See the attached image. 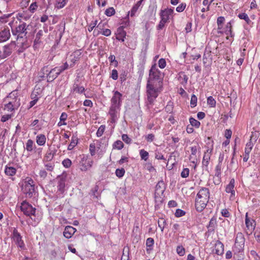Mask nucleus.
Wrapping results in <instances>:
<instances>
[{"label": "nucleus", "mask_w": 260, "mask_h": 260, "mask_svg": "<svg viewBox=\"0 0 260 260\" xmlns=\"http://www.w3.org/2000/svg\"><path fill=\"white\" fill-rule=\"evenodd\" d=\"M163 78L164 75L157 68L156 63L152 64L149 71L146 86V104L148 109L154 105L156 99L163 90Z\"/></svg>", "instance_id": "f257e3e1"}, {"label": "nucleus", "mask_w": 260, "mask_h": 260, "mask_svg": "<svg viewBox=\"0 0 260 260\" xmlns=\"http://www.w3.org/2000/svg\"><path fill=\"white\" fill-rule=\"evenodd\" d=\"M13 21L9 23V25L11 27V31L13 36L16 37L17 42H20L21 40H28L26 36L27 34V28L28 25L25 22H22L15 27H12L11 24Z\"/></svg>", "instance_id": "f03ea898"}, {"label": "nucleus", "mask_w": 260, "mask_h": 260, "mask_svg": "<svg viewBox=\"0 0 260 260\" xmlns=\"http://www.w3.org/2000/svg\"><path fill=\"white\" fill-rule=\"evenodd\" d=\"M20 210L25 215L29 217H31L32 215L35 216L36 211V208L33 207L26 201H23L21 203Z\"/></svg>", "instance_id": "7ed1b4c3"}, {"label": "nucleus", "mask_w": 260, "mask_h": 260, "mask_svg": "<svg viewBox=\"0 0 260 260\" xmlns=\"http://www.w3.org/2000/svg\"><path fill=\"white\" fill-rule=\"evenodd\" d=\"M13 238L15 244L22 250L25 249V245L22 239V236L18 232L16 228H14L13 231Z\"/></svg>", "instance_id": "20e7f679"}, {"label": "nucleus", "mask_w": 260, "mask_h": 260, "mask_svg": "<svg viewBox=\"0 0 260 260\" xmlns=\"http://www.w3.org/2000/svg\"><path fill=\"white\" fill-rule=\"evenodd\" d=\"M67 175L62 174L57 177V192L58 194H62L65 191Z\"/></svg>", "instance_id": "39448f33"}, {"label": "nucleus", "mask_w": 260, "mask_h": 260, "mask_svg": "<svg viewBox=\"0 0 260 260\" xmlns=\"http://www.w3.org/2000/svg\"><path fill=\"white\" fill-rule=\"evenodd\" d=\"M209 198L207 196L204 197L203 199H196L195 207L196 210L199 212H201L204 210L207 206Z\"/></svg>", "instance_id": "423d86ee"}, {"label": "nucleus", "mask_w": 260, "mask_h": 260, "mask_svg": "<svg viewBox=\"0 0 260 260\" xmlns=\"http://www.w3.org/2000/svg\"><path fill=\"white\" fill-rule=\"evenodd\" d=\"M122 95L118 91H113V95L111 100V105L120 107Z\"/></svg>", "instance_id": "0eeeda50"}, {"label": "nucleus", "mask_w": 260, "mask_h": 260, "mask_svg": "<svg viewBox=\"0 0 260 260\" xmlns=\"http://www.w3.org/2000/svg\"><path fill=\"white\" fill-rule=\"evenodd\" d=\"M245 224L247 230L249 231V233L247 232V234L250 235L254 231L255 228V221L253 219H250L248 216V213H246L245 215Z\"/></svg>", "instance_id": "6e6552de"}, {"label": "nucleus", "mask_w": 260, "mask_h": 260, "mask_svg": "<svg viewBox=\"0 0 260 260\" xmlns=\"http://www.w3.org/2000/svg\"><path fill=\"white\" fill-rule=\"evenodd\" d=\"M238 17L240 19L245 21L247 25L245 26V28L249 30L253 27L254 23L250 19L248 15L245 13H242L238 14Z\"/></svg>", "instance_id": "1a4fd4ad"}, {"label": "nucleus", "mask_w": 260, "mask_h": 260, "mask_svg": "<svg viewBox=\"0 0 260 260\" xmlns=\"http://www.w3.org/2000/svg\"><path fill=\"white\" fill-rule=\"evenodd\" d=\"M93 164L92 160H87L84 157H82L79 163L80 169L82 171H87L92 167Z\"/></svg>", "instance_id": "9d476101"}, {"label": "nucleus", "mask_w": 260, "mask_h": 260, "mask_svg": "<svg viewBox=\"0 0 260 260\" xmlns=\"http://www.w3.org/2000/svg\"><path fill=\"white\" fill-rule=\"evenodd\" d=\"M22 190L26 196L30 198L35 192V185H23Z\"/></svg>", "instance_id": "9b49d317"}, {"label": "nucleus", "mask_w": 260, "mask_h": 260, "mask_svg": "<svg viewBox=\"0 0 260 260\" xmlns=\"http://www.w3.org/2000/svg\"><path fill=\"white\" fill-rule=\"evenodd\" d=\"M43 36V31L42 30H40L36 34L33 45V47L35 49L39 48L41 44H42L43 42L41 39Z\"/></svg>", "instance_id": "f8f14e48"}, {"label": "nucleus", "mask_w": 260, "mask_h": 260, "mask_svg": "<svg viewBox=\"0 0 260 260\" xmlns=\"http://www.w3.org/2000/svg\"><path fill=\"white\" fill-rule=\"evenodd\" d=\"M214 253L218 255H222L224 252V245L219 240H217L214 244Z\"/></svg>", "instance_id": "ddd939ff"}, {"label": "nucleus", "mask_w": 260, "mask_h": 260, "mask_svg": "<svg viewBox=\"0 0 260 260\" xmlns=\"http://www.w3.org/2000/svg\"><path fill=\"white\" fill-rule=\"evenodd\" d=\"M166 189L165 184L162 180L158 181L155 186L154 196L159 194H164V191Z\"/></svg>", "instance_id": "4468645a"}, {"label": "nucleus", "mask_w": 260, "mask_h": 260, "mask_svg": "<svg viewBox=\"0 0 260 260\" xmlns=\"http://www.w3.org/2000/svg\"><path fill=\"white\" fill-rule=\"evenodd\" d=\"M174 9L171 8H167L164 10H161L160 13V16L161 19H165L167 22L170 19V16L172 15L173 13Z\"/></svg>", "instance_id": "2eb2a0df"}, {"label": "nucleus", "mask_w": 260, "mask_h": 260, "mask_svg": "<svg viewBox=\"0 0 260 260\" xmlns=\"http://www.w3.org/2000/svg\"><path fill=\"white\" fill-rule=\"evenodd\" d=\"M126 36V32L124 30V26H120L117 29L116 39L121 42L124 41V38Z\"/></svg>", "instance_id": "dca6fc26"}, {"label": "nucleus", "mask_w": 260, "mask_h": 260, "mask_svg": "<svg viewBox=\"0 0 260 260\" xmlns=\"http://www.w3.org/2000/svg\"><path fill=\"white\" fill-rule=\"evenodd\" d=\"M76 229L72 226L68 225L66 226L63 234L67 239L71 238L74 234L76 232Z\"/></svg>", "instance_id": "f3484780"}, {"label": "nucleus", "mask_w": 260, "mask_h": 260, "mask_svg": "<svg viewBox=\"0 0 260 260\" xmlns=\"http://www.w3.org/2000/svg\"><path fill=\"white\" fill-rule=\"evenodd\" d=\"M51 68L49 67L48 65L44 66L41 69V71L39 73V77L42 80H44L47 78V76H48L49 74L50 71L51 70Z\"/></svg>", "instance_id": "a211bd4d"}, {"label": "nucleus", "mask_w": 260, "mask_h": 260, "mask_svg": "<svg viewBox=\"0 0 260 260\" xmlns=\"http://www.w3.org/2000/svg\"><path fill=\"white\" fill-rule=\"evenodd\" d=\"M235 182V179L234 178L231 179L230 183L226 185L225 187L226 192L231 193V198L235 196V191L234 189Z\"/></svg>", "instance_id": "6ab92c4d"}, {"label": "nucleus", "mask_w": 260, "mask_h": 260, "mask_svg": "<svg viewBox=\"0 0 260 260\" xmlns=\"http://www.w3.org/2000/svg\"><path fill=\"white\" fill-rule=\"evenodd\" d=\"M212 150H213V148H211L210 149L208 148L206 150V151L205 152V154H204V155L203 157V161H202V164H203V166H205L207 168L208 167V166L209 165V161L210 159V157H211V155Z\"/></svg>", "instance_id": "aec40b11"}, {"label": "nucleus", "mask_w": 260, "mask_h": 260, "mask_svg": "<svg viewBox=\"0 0 260 260\" xmlns=\"http://www.w3.org/2000/svg\"><path fill=\"white\" fill-rule=\"evenodd\" d=\"M10 36L11 35L9 28H4L3 30L0 31V41H6L10 38Z\"/></svg>", "instance_id": "412c9836"}, {"label": "nucleus", "mask_w": 260, "mask_h": 260, "mask_svg": "<svg viewBox=\"0 0 260 260\" xmlns=\"http://www.w3.org/2000/svg\"><path fill=\"white\" fill-rule=\"evenodd\" d=\"M177 79L180 84L185 86L187 83L188 78L184 72L181 71L177 75Z\"/></svg>", "instance_id": "4be33fe9"}, {"label": "nucleus", "mask_w": 260, "mask_h": 260, "mask_svg": "<svg viewBox=\"0 0 260 260\" xmlns=\"http://www.w3.org/2000/svg\"><path fill=\"white\" fill-rule=\"evenodd\" d=\"M210 191L209 189L206 187H202L197 194L196 199H203L204 197L207 196L209 198Z\"/></svg>", "instance_id": "5701e85b"}, {"label": "nucleus", "mask_w": 260, "mask_h": 260, "mask_svg": "<svg viewBox=\"0 0 260 260\" xmlns=\"http://www.w3.org/2000/svg\"><path fill=\"white\" fill-rule=\"evenodd\" d=\"M59 75L56 71V68H54L51 69L49 74L47 76V82H51L55 80Z\"/></svg>", "instance_id": "b1692460"}, {"label": "nucleus", "mask_w": 260, "mask_h": 260, "mask_svg": "<svg viewBox=\"0 0 260 260\" xmlns=\"http://www.w3.org/2000/svg\"><path fill=\"white\" fill-rule=\"evenodd\" d=\"M17 44H20L19 46H18L19 48L17 50V52L19 54L22 53L25 49H26L29 46V43L28 42V40H21L20 42H18Z\"/></svg>", "instance_id": "393cba45"}, {"label": "nucleus", "mask_w": 260, "mask_h": 260, "mask_svg": "<svg viewBox=\"0 0 260 260\" xmlns=\"http://www.w3.org/2000/svg\"><path fill=\"white\" fill-rule=\"evenodd\" d=\"M19 107V104H17L15 102H8L4 105V110H6L9 112H13L17 109Z\"/></svg>", "instance_id": "a878e982"}, {"label": "nucleus", "mask_w": 260, "mask_h": 260, "mask_svg": "<svg viewBox=\"0 0 260 260\" xmlns=\"http://www.w3.org/2000/svg\"><path fill=\"white\" fill-rule=\"evenodd\" d=\"M217 226V219L216 217L213 216L210 219L209 224L207 226L208 231L210 232H214L216 227Z\"/></svg>", "instance_id": "bb28decb"}, {"label": "nucleus", "mask_w": 260, "mask_h": 260, "mask_svg": "<svg viewBox=\"0 0 260 260\" xmlns=\"http://www.w3.org/2000/svg\"><path fill=\"white\" fill-rule=\"evenodd\" d=\"M81 53H82L80 50H77L72 54L71 56L73 57V58L71 59L72 63L70 65L71 67H73V66H74L76 61L79 59Z\"/></svg>", "instance_id": "cd10ccee"}, {"label": "nucleus", "mask_w": 260, "mask_h": 260, "mask_svg": "<svg viewBox=\"0 0 260 260\" xmlns=\"http://www.w3.org/2000/svg\"><path fill=\"white\" fill-rule=\"evenodd\" d=\"M24 149H26L28 152H32L33 150L35 151V149H36V146L32 140L28 139L25 144Z\"/></svg>", "instance_id": "c85d7f7f"}, {"label": "nucleus", "mask_w": 260, "mask_h": 260, "mask_svg": "<svg viewBox=\"0 0 260 260\" xmlns=\"http://www.w3.org/2000/svg\"><path fill=\"white\" fill-rule=\"evenodd\" d=\"M5 173L6 175L13 176L16 173V169L14 167L10 166V164L5 166Z\"/></svg>", "instance_id": "c756f323"}, {"label": "nucleus", "mask_w": 260, "mask_h": 260, "mask_svg": "<svg viewBox=\"0 0 260 260\" xmlns=\"http://www.w3.org/2000/svg\"><path fill=\"white\" fill-rule=\"evenodd\" d=\"M165 195L164 194H159L157 196H154L155 198V209L158 210L159 208V206L161 205L163 202Z\"/></svg>", "instance_id": "7c9ffc66"}, {"label": "nucleus", "mask_w": 260, "mask_h": 260, "mask_svg": "<svg viewBox=\"0 0 260 260\" xmlns=\"http://www.w3.org/2000/svg\"><path fill=\"white\" fill-rule=\"evenodd\" d=\"M55 154V152H53L50 149L48 150L43 158V162L51 161L53 158Z\"/></svg>", "instance_id": "2f4dec72"}, {"label": "nucleus", "mask_w": 260, "mask_h": 260, "mask_svg": "<svg viewBox=\"0 0 260 260\" xmlns=\"http://www.w3.org/2000/svg\"><path fill=\"white\" fill-rule=\"evenodd\" d=\"M46 138L44 135L40 134L36 137V142L39 146H44L45 144Z\"/></svg>", "instance_id": "473e14b6"}, {"label": "nucleus", "mask_w": 260, "mask_h": 260, "mask_svg": "<svg viewBox=\"0 0 260 260\" xmlns=\"http://www.w3.org/2000/svg\"><path fill=\"white\" fill-rule=\"evenodd\" d=\"M9 45H5L4 46V49H3V53H2V59L5 58L11 55L12 53L11 49L10 48Z\"/></svg>", "instance_id": "72a5a7b5"}, {"label": "nucleus", "mask_w": 260, "mask_h": 260, "mask_svg": "<svg viewBox=\"0 0 260 260\" xmlns=\"http://www.w3.org/2000/svg\"><path fill=\"white\" fill-rule=\"evenodd\" d=\"M72 90L74 92L81 94L84 92L85 88L83 86H79L78 84L75 83L73 85Z\"/></svg>", "instance_id": "f704fd0d"}, {"label": "nucleus", "mask_w": 260, "mask_h": 260, "mask_svg": "<svg viewBox=\"0 0 260 260\" xmlns=\"http://www.w3.org/2000/svg\"><path fill=\"white\" fill-rule=\"evenodd\" d=\"M119 108V107L111 105L109 111V114L110 115V117L114 118V117H117V111Z\"/></svg>", "instance_id": "c9c22d12"}, {"label": "nucleus", "mask_w": 260, "mask_h": 260, "mask_svg": "<svg viewBox=\"0 0 260 260\" xmlns=\"http://www.w3.org/2000/svg\"><path fill=\"white\" fill-rule=\"evenodd\" d=\"M78 143V138L75 136L72 137L71 142L68 145V149L69 150H72Z\"/></svg>", "instance_id": "e433bc0d"}, {"label": "nucleus", "mask_w": 260, "mask_h": 260, "mask_svg": "<svg viewBox=\"0 0 260 260\" xmlns=\"http://www.w3.org/2000/svg\"><path fill=\"white\" fill-rule=\"evenodd\" d=\"M68 117V115L66 113L63 112L61 113L60 116V121L58 123V126L65 125H67V123L64 121L66 120Z\"/></svg>", "instance_id": "4c0bfd02"}, {"label": "nucleus", "mask_w": 260, "mask_h": 260, "mask_svg": "<svg viewBox=\"0 0 260 260\" xmlns=\"http://www.w3.org/2000/svg\"><path fill=\"white\" fill-rule=\"evenodd\" d=\"M124 147V144L120 140L116 141L112 145L113 149L121 150Z\"/></svg>", "instance_id": "58836bf2"}, {"label": "nucleus", "mask_w": 260, "mask_h": 260, "mask_svg": "<svg viewBox=\"0 0 260 260\" xmlns=\"http://www.w3.org/2000/svg\"><path fill=\"white\" fill-rule=\"evenodd\" d=\"M55 68H56V71H57L58 73L60 75L62 72L69 68V64L67 62H66L63 65Z\"/></svg>", "instance_id": "ea45409f"}, {"label": "nucleus", "mask_w": 260, "mask_h": 260, "mask_svg": "<svg viewBox=\"0 0 260 260\" xmlns=\"http://www.w3.org/2000/svg\"><path fill=\"white\" fill-rule=\"evenodd\" d=\"M44 167L46 170L49 172H52L54 169L55 165L53 162H44Z\"/></svg>", "instance_id": "a19ab883"}, {"label": "nucleus", "mask_w": 260, "mask_h": 260, "mask_svg": "<svg viewBox=\"0 0 260 260\" xmlns=\"http://www.w3.org/2000/svg\"><path fill=\"white\" fill-rule=\"evenodd\" d=\"M189 121L190 123V125L192 126L195 127L196 128H199L201 125L200 122L198 121L193 117H190L189 119Z\"/></svg>", "instance_id": "79ce46f5"}, {"label": "nucleus", "mask_w": 260, "mask_h": 260, "mask_svg": "<svg viewBox=\"0 0 260 260\" xmlns=\"http://www.w3.org/2000/svg\"><path fill=\"white\" fill-rule=\"evenodd\" d=\"M99 186L98 185H95L93 188L91 189L92 194L94 197V198L96 199H99L100 197V193L98 192Z\"/></svg>", "instance_id": "37998d69"}, {"label": "nucleus", "mask_w": 260, "mask_h": 260, "mask_svg": "<svg viewBox=\"0 0 260 260\" xmlns=\"http://www.w3.org/2000/svg\"><path fill=\"white\" fill-rule=\"evenodd\" d=\"M167 224L166 220L163 218H160L158 220V225L159 228L161 229V232L164 231L165 227Z\"/></svg>", "instance_id": "c03bdc74"}, {"label": "nucleus", "mask_w": 260, "mask_h": 260, "mask_svg": "<svg viewBox=\"0 0 260 260\" xmlns=\"http://www.w3.org/2000/svg\"><path fill=\"white\" fill-rule=\"evenodd\" d=\"M8 99L10 100H18V91L16 90L12 91L9 93L7 96Z\"/></svg>", "instance_id": "a18cd8bd"}, {"label": "nucleus", "mask_w": 260, "mask_h": 260, "mask_svg": "<svg viewBox=\"0 0 260 260\" xmlns=\"http://www.w3.org/2000/svg\"><path fill=\"white\" fill-rule=\"evenodd\" d=\"M154 241L153 238H148L146 240V245L147 247L149 248L147 249V250L148 251L149 249L151 250L152 248V247L154 245Z\"/></svg>", "instance_id": "49530a36"}, {"label": "nucleus", "mask_w": 260, "mask_h": 260, "mask_svg": "<svg viewBox=\"0 0 260 260\" xmlns=\"http://www.w3.org/2000/svg\"><path fill=\"white\" fill-rule=\"evenodd\" d=\"M125 171L123 168L117 169L115 171V175L119 178H122L125 174Z\"/></svg>", "instance_id": "de8ad7c7"}, {"label": "nucleus", "mask_w": 260, "mask_h": 260, "mask_svg": "<svg viewBox=\"0 0 260 260\" xmlns=\"http://www.w3.org/2000/svg\"><path fill=\"white\" fill-rule=\"evenodd\" d=\"M140 155L142 159L147 160L148 158L149 153L144 149H141L140 151Z\"/></svg>", "instance_id": "09e8293b"}, {"label": "nucleus", "mask_w": 260, "mask_h": 260, "mask_svg": "<svg viewBox=\"0 0 260 260\" xmlns=\"http://www.w3.org/2000/svg\"><path fill=\"white\" fill-rule=\"evenodd\" d=\"M115 14V11L113 7H109L105 12V14L107 16H112Z\"/></svg>", "instance_id": "8fccbe9b"}, {"label": "nucleus", "mask_w": 260, "mask_h": 260, "mask_svg": "<svg viewBox=\"0 0 260 260\" xmlns=\"http://www.w3.org/2000/svg\"><path fill=\"white\" fill-rule=\"evenodd\" d=\"M216 103V101L212 96H210L207 98V104L211 107H215Z\"/></svg>", "instance_id": "3c124183"}, {"label": "nucleus", "mask_w": 260, "mask_h": 260, "mask_svg": "<svg viewBox=\"0 0 260 260\" xmlns=\"http://www.w3.org/2000/svg\"><path fill=\"white\" fill-rule=\"evenodd\" d=\"M221 164H217L215 167V176L220 179L221 177Z\"/></svg>", "instance_id": "603ef678"}, {"label": "nucleus", "mask_w": 260, "mask_h": 260, "mask_svg": "<svg viewBox=\"0 0 260 260\" xmlns=\"http://www.w3.org/2000/svg\"><path fill=\"white\" fill-rule=\"evenodd\" d=\"M127 72L123 70L120 74V81L121 83L122 84L127 79Z\"/></svg>", "instance_id": "864d4df0"}, {"label": "nucleus", "mask_w": 260, "mask_h": 260, "mask_svg": "<svg viewBox=\"0 0 260 260\" xmlns=\"http://www.w3.org/2000/svg\"><path fill=\"white\" fill-rule=\"evenodd\" d=\"M66 4V0H57L55 7L58 9H61L65 6Z\"/></svg>", "instance_id": "5fc2aeb1"}, {"label": "nucleus", "mask_w": 260, "mask_h": 260, "mask_svg": "<svg viewBox=\"0 0 260 260\" xmlns=\"http://www.w3.org/2000/svg\"><path fill=\"white\" fill-rule=\"evenodd\" d=\"M176 251L180 256H183L185 254V248L182 245L177 246Z\"/></svg>", "instance_id": "6e6d98bb"}, {"label": "nucleus", "mask_w": 260, "mask_h": 260, "mask_svg": "<svg viewBox=\"0 0 260 260\" xmlns=\"http://www.w3.org/2000/svg\"><path fill=\"white\" fill-rule=\"evenodd\" d=\"M197 97L194 94H192L190 100V106L191 108H194L197 106Z\"/></svg>", "instance_id": "4d7b16f0"}, {"label": "nucleus", "mask_w": 260, "mask_h": 260, "mask_svg": "<svg viewBox=\"0 0 260 260\" xmlns=\"http://www.w3.org/2000/svg\"><path fill=\"white\" fill-rule=\"evenodd\" d=\"M105 126L104 125H101L96 132V134L97 137H100L102 136L105 131Z\"/></svg>", "instance_id": "13d9d810"}, {"label": "nucleus", "mask_w": 260, "mask_h": 260, "mask_svg": "<svg viewBox=\"0 0 260 260\" xmlns=\"http://www.w3.org/2000/svg\"><path fill=\"white\" fill-rule=\"evenodd\" d=\"M110 77L114 80H116L118 78V73L116 69L112 70L111 73L110 74Z\"/></svg>", "instance_id": "bf43d9fd"}, {"label": "nucleus", "mask_w": 260, "mask_h": 260, "mask_svg": "<svg viewBox=\"0 0 260 260\" xmlns=\"http://www.w3.org/2000/svg\"><path fill=\"white\" fill-rule=\"evenodd\" d=\"M62 164L65 168H69L72 165V161L69 158H66L62 161Z\"/></svg>", "instance_id": "052dcab7"}, {"label": "nucleus", "mask_w": 260, "mask_h": 260, "mask_svg": "<svg viewBox=\"0 0 260 260\" xmlns=\"http://www.w3.org/2000/svg\"><path fill=\"white\" fill-rule=\"evenodd\" d=\"M185 214V212L180 209H177L175 213V215L177 217H180L184 216Z\"/></svg>", "instance_id": "680f3d73"}, {"label": "nucleus", "mask_w": 260, "mask_h": 260, "mask_svg": "<svg viewBox=\"0 0 260 260\" xmlns=\"http://www.w3.org/2000/svg\"><path fill=\"white\" fill-rule=\"evenodd\" d=\"M189 170L188 168H184L181 173V176L183 178H187L189 176Z\"/></svg>", "instance_id": "e2e57ef3"}, {"label": "nucleus", "mask_w": 260, "mask_h": 260, "mask_svg": "<svg viewBox=\"0 0 260 260\" xmlns=\"http://www.w3.org/2000/svg\"><path fill=\"white\" fill-rule=\"evenodd\" d=\"M167 22L166 20H165V19H161L160 21L159 22V24L157 26V30H160L162 29L165 26V24Z\"/></svg>", "instance_id": "0e129e2a"}, {"label": "nucleus", "mask_w": 260, "mask_h": 260, "mask_svg": "<svg viewBox=\"0 0 260 260\" xmlns=\"http://www.w3.org/2000/svg\"><path fill=\"white\" fill-rule=\"evenodd\" d=\"M258 138V134L256 132H252L249 141L255 143Z\"/></svg>", "instance_id": "69168bd1"}, {"label": "nucleus", "mask_w": 260, "mask_h": 260, "mask_svg": "<svg viewBox=\"0 0 260 260\" xmlns=\"http://www.w3.org/2000/svg\"><path fill=\"white\" fill-rule=\"evenodd\" d=\"M13 116V114L4 115L1 117V121L3 122H6Z\"/></svg>", "instance_id": "338daca9"}, {"label": "nucleus", "mask_w": 260, "mask_h": 260, "mask_svg": "<svg viewBox=\"0 0 260 260\" xmlns=\"http://www.w3.org/2000/svg\"><path fill=\"white\" fill-rule=\"evenodd\" d=\"M250 253L254 260H260V256L255 250H251Z\"/></svg>", "instance_id": "774afa93"}]
</instances>
